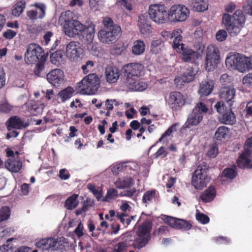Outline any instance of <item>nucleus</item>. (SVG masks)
Listing matches in <instances>:
<instances>
[{
    "label": "nucleus",
    "mask_w": 252,
    "mask_h": 252,
    "mask_svg": "<svg viewBox=\"0 0 252 252\" xmlns=\"http://www.w3.org/2000/svg\"><path fill=\"white\" fill-rule=\"evenodd\" d=\"M138 27L140 32L143 34L148 35L152 32L151 22L147 14L139 16Z\"/></svg>",
    "instance_id": "nucleus-22"
},
{
    "label": "nucleus",
    "mask_w": 252,
    "mask_h": 252,
    "mask_svg": "<svg viewBox=\"0 0 252 252\" xmlns=\"http://www.w3.org/2000/svg\"><path fill=\"white\" fill-rule=\"evenodd\" d=\"M177 52L181 54L182 60L187 63L194 62L199 56L198 53L193 51L188 47H185V45H181Z\"/></svg>",
    "instance_id": "nucleus-18"
},
{
    "label": "nucleus",
    "mask_w": 252,
    "mask_h": 252,
    "mask_svg": "<svg viewBox=\"0 0 252 252\" xmlns=\"http://www.w3.org/2000/svg\"><path fill=\"white\" fill-rule=\"evenodd\" d=\"M149 15L154 22L163 24L167 20L168 13L164 5L155 4L150 6Z\"/></svg>",
    "instance_id": "nucleus-13"
},
{
    "label": "nucleus",
    "mask_w": 252,
    "mask_h": 252,
    "mask_svg": "<svg viewBox=\"0 0 252 252\" xmlns=\"http://www.w3.org/2000/svg\"><path fill=\"white\" fill-rule=\"evenodd\" d=\"M226 67L230 70L244 73L252 69V56L247 57L240 54H231L225 59Z\"/></svg>",
    "instance_id": "nucleus-3"
},
{
    "label": "nucleus",
    "mask_w": 252,
    "mask_h": 252,
    "mask_svg": "<svg viewBox=\"0 0 252 252\" xmlns=\"http://www.w3.org/2000/svg\"><path fill=\"white\" fill-rule=\"evenodd\" d=\"M221 123L226 125H233L236 122V116L232 111L231 107H229L228 111L221 115L220 119Z\"/></svg>",
    "instance_id": "nucleus-30"
},
{
    "label": "nucleus",
    "mask_w": 252,
    "mask_h": 252,
    "mask_svg": "<svg viewBox=\"0 0 252 252\" xmlns=\"http://www.w3.org/2000/svg\"><path fill=\"white\" fill-rule=\"evenodd\" d=\"M89 189L94 194L97 200H100L102 198V191L101 189H96V187L92 184L88 185Z\"/></svg>",
    "instance_id": "nucleus-53"
},
{
    "label": "nucleus",
    "mask_w": 252,
    "mask_h": 252,
    "mask_svg": "<svg viewBox=\"0 0 252 252\" xmlns=\"http://www.w3.org/2000/svg\"><path fill=\"white\" fill-rule=\"evenodd\" d=\"M227 36V33L224 30H219L216 34V39L220 42L224 41Z\"/></svg>",
    "instance_id": "nucleus-55"
},
{
    "label": "nucleus",
    "mask_w": 252,
    "mask_h": 252,
    "mask_svg": "<svg viewBox=\"0 0 252 252\" xmlns=\"http://www.w3.org/2000/svg\"><path fill=\"white\" fill-rule=\"evenodd\" d=\"M243 8L247 14L252 15V0H248L247 4L244 5Z\"/></svg>",
    "instance_id": "nucleus-62"
},
{
    "label": "nucleus",
    "mask_w": 252,
    "mask_h": 252,
    "mask_svg": "<svg viewBox=\"0 0 252 252\" xmlns=\"http://www.w3.org/2000/svg\"><path fill=\"white\" fill-rule=\"evenodd\" d=\"M245 21V15L241 10H236L232 16L225 13L222 17V25L232 36H235L240 33Z\"/></svg>",
    "instance_id": "nucleus-2"
},
{
    "label": "nucleus",
    "mask_w": 252,
    "mask_h": 252,
    "mask_svg": "<svg viewBox=\"0 0 252 252\" xmlns=\"http://www.w3.org/2000/svg\"><path fill=\"white\" fill-rule=\"evenodd\" d=\"M236 166L225 169L222 172V176L230 179L234 178L236 176Z\"/></svg>",
    "instance_id": "nucleus-47"
},
{
    "label": "nucleus",
    "mask_w": 252,
    "mask_h": 252,
    "mask_svg": "<svg viewBox=\"0 0 252 252\" xmlns=\"http://www.w3.org/2000/svg\"><path fill=\"white\" fill-rule=\"evenodd\" d=\"M5 167L12 172H18L22 167V162L12 158H8L5 162Z\"/></svg>",
    "instance_id": "nucleus-31"
},
{
    "label": "nucleus",
    "mask_w": 252,
    "mask_h": 252,
    "mask_svg": "<svg viewBox=\"0 0 252 252\" xmlns=\"http://www.w3.org/2000/svg\"><path fill=\"white\" fill-rule=\"evenodd\" d=\"M78 194H74L69 196L65 201L64 207L67 210H72L75 208L78 205Z\"/></svg>",
    "instance_id": "nucleus-37"
},
{
    "label": "nucleus",
    "mask_w": 252,
    "mask_h": 252,
    "mask_svg": "<svg viewBox=\"0 0 252 252\" xmlns=\"http://www.w3.org/2000/svg\"><path fill=\"white\" fill-rule=\"evenodd\" d=\"M208 110V108L204 103L202 102L197 103L188 116L185 124L186 127L189 128L199 124L203 119L204 115L207 112Z\"/></svg>",
    "instance_id": "nucleus-7"
},
{
    "label": "nucleus",
    "mask_w": 252,
    "mask_h": 252,
    "mask_svg": "<svg viewBox=\"0 0 252 252\" xmlns=\"http://www.w3.org/2000/svg\"><path fill=\"white\" fill-rule=\"evenodd\" d=\"M61 18L64 20L63 26L64 33L71 37H73L76 35H80L84 37L87 33L85 32L89 29L91 24H93L91 22L87 25H84L76 19L77 18L76 14L70 10L63 12Z\"/></svg>",
    "instance_id": "nucleus-1"
},
{
    "label": "nucleus",
    "mask_w": 252,
    "mask_h": 252,
    "mask_svg": "<svg viewBox=\"0 0 252 252\" xmlns=\"http://www.w3.org/2000/svg\"><path fill=\"white\" fill-rule=\"evenodd\" d=\"M126 248V245L125 243H119L115 246L114 252H124Z\"/></svg>",
    "instance_id": "nucleus-63"
},
{
    "label": "nucleus",
    "mask_w": 252,
    "mask_h": 252,
    "mask_svg": "<svg viewBox=\"0 0 252 252\" xmlns=\"http://www.w3.org/2000/svg\"><path fill=\"white\" fill-rule=\"evenodd\" d=\"M214 82L213 81H204L201 82L198 90V94L201 96H207L213 91Z\"/></svg>",
    "instance_id": "nucleus-29"
},
{
    "label": "nucleus",
    "mask_w": 252,
    "mask_h": 252,
    "mask_svg": "<svg viewBox=\"0 0 252 252\" xmlns=\"http://www.w3.org/2000/svg\"><path fill=\"white\" fill-rule=\"evenodd\" d=\"M133 184V181L130 177H124L119 178L115 182V185L117 188L124 189L129 188Z\"/></svg>",
    "instance_id": "nucleus-36"
},
{
    "label": "nucleus",
    "mask_w": 252,
    "mask_h": 252,
    "mask_svg": "<svg viewBox=\"0 0 252 252\" xmlns=\"http://www.w3.org/2000/svg\"><path fill=\"white\" fill-rule=\"evenodd\" d=\"M217 112L221 115L228 111L229 108H227L225 103L223 101H218L215 105Z\"/></svg>",
    "instance_id": "nucleus-50"
},
{
    "label": "nucleus",
    "mask_w": 252,
    "mask_h": 252,
    "mask_svg": "<svg viewBox=\"0 0 252 252\" xmlns=\"http://www.w3.org/2000/svg\"><path fill=\"white\" fill-rule=\"evenodd\" d=\"M65 53L66 57L72 61H77L83 54V50L80 43L71 41L66 45Z\"/></svg>",
    "instance_id": "nucleus-16"
},
{
    "label": "nucleus",
    "mask_w": 252,
    "mask_h": 252,
    "mask_svg": "<svg viewBox=\"0 0 252 252\" xmlns=\"http://www.w3.org/2000/svg\"><path fill=\"white\" fill-rule=\"evenodd\" d=\"M121 72L118 68L116 66L108 65L105 69V78L109 84L115 83L119 80Z\"/></svg>",
    "instance_id": "nucleus-20"
},
{
    "label": "nucleus",
    "mask_w": 252,
    "mask_h": 252,
    "mask_svg": "<svg viewBox=\"0 0 252 252\" xmlns=\"http://www.w3.org/2000/svg\"><path fill=\"white\" fill-rule=\"evenodd\" d=\"M196 220L202 224H206L209 221V218L203 214L197 213L196 215Z\"/></svg>",
    "instance_id": "nucleus-59"
},
{
    "label": "nucleus",
    "mask_w": 252,
    "mask_h": 252,
    "mask_svg": "<svg viewBox=\"0 0 252 252\" xmlns=\"http://www.w3.org/2000/svg\"><path fill=\"white\" fill-rule=\"evenodd\" d=\"M145 49L144 42L141 40L135 41L132 47V53L136 55H139L144 53Z\"/></svg>",
    "instance_id": "nucleus-39"
},
{
    "label": "nucleus",
    "mask_w": 252,
    "mask_h": 252,
    "mask_svg": "<svg viewBox=\"0 0 252 252\" xmlns=\"http://www.w3.org/2000/svg\"><path fill=\"white\" fill-rule=\"evenodd\" d=\"M218 154V148L215 144L210 145L207 151V154L210 158H215Z\"/></svg>",
    "instance_id": "nucleus-54"
},
{
    "label": "nucleus",
    "mask_w": 252,
    "mask_h": 252,
    "mask_svg": "<svg viewBox=\"0 0 252 252\" xmlns=\"http://www.w3.org/2000/svg\"><path fill=\"white\" fill-rule=\"evenodd\" d=\"M235 89L232 86L223 87L220 93V97L226 101V103L231 107L234 102L235 95Z\"/></svg>",
    "instance_id": "nucleus-24"
},
{
    "label": "nucleus",
    "mask_w": 252,
    "mask_h": 252,
    "mask_svg": "<svg viewBox=\"0 0 252 252\" xmlns=\"http://www.w3.org/2000/svg\"><path fill=\"white\" fill-rule=\"evenodd\" d=\"M100 79L96 74H90L85 77L79 83L78 87L82 94H94L99 87Z\"/></svg>",
    "instance_id": "nucleus-4"
},
{
    "label": "nucleus",
    "mask_w": 252,
    "mask_h": 252,
    "mask_svg": "<svg viewBox=\"0 0 252 252\" xmlns=\"http://www.w3.org/2000/svg\"><path fill=\"white\" fill-rule=\"evenodd\" d=\"M162 42L160 40H154L151 43V51L154 54H158L161 50Z\"/></svg>",
    "instance_id": "nucleus-48"
},
{
    "label": "nucleus",
    "mask_w": 252,
    "mask_h": 252,
    "mask_svg": "<svg viewBox=\"0 0 252 252\" xmlns=\"http://www.w3.org/2000/svg\"><path fill=\"white\" fill-rule=\"evenodd\" d=\"M94 65V62L92 61H88L81 67L83 72L86 74L91 71Z\"/></svg>",
    "instance_id": "nucleus-57"
},
{
    "label": "nucleus",
    "mask_w": 252,
    "mask_h": 252,
    "mask_svg": "<svg viewBox=\"0 0 252 252\" xmlns=\"http://www.w3.org/2000/svg\"><path fill=\"white\" fill-rule=\"evenodd\" d=\"M74 93V90L72 87H67L59 93L58 98L60 99L61 102H64L72 96Z\"/></svg>",
    "instance_id": "nucleus-35"
},
{
    "label": "nucleus",
    "mask_w": 252,
    "mask_h": 252,
    "mask_svg": "<svg viewBox=\"0 0 252 252\" xmlns=\"http://www.w3.org/2000/svg\"><path fill=\"white\" fill-rule=\"evenodd\" d=\"M116 3L123 8H125L128 11H131L132 9L131 0H117Z\"/></svg>",
    "instance_id": "nucleus-52"
},
{
    "label": "nucleus",
    "mask_w": 252,
    "mask_h": 252,
    "mask_svg": "<svg viewBox=\"0 0 252 252\" xmlns=\"http://www.w3.org/2000/svg\"><path fill=\"white\" fill-rule=\"evenodd\" d=\"M152 223L146 221L140 225L136 230V237L132 245L135 248L140 249L145 247L151 239V230Z\"/></svg>",
    "instance_id": "nucleus-5"
},
{
    "label": "nucleus",
    "mask_w": 252,
    "mask_h": 252,
    "mask_svg": "<svg viewBox=\"0 0 252 252\" xmlns=\"http://www.w3.org/2000/svg\"><path fill=\"white\" fill-rule=\"evenodd\" d=\"M251 148H252V134L249 135L244 145V151L237 159L238 166L240 168H252Z\"/></svg>",
    "instance_id": "nucleus-9"
},
{
    "label": "nucleus",
    "mask_w": 252,
    "mask_h": 252,
    "mask_svg": "<svg viewBox=\"0 0 252 252\" xmlns=\"http://www.w3.org/2000/svg\"><path fill=\"white\" fill-rule=\"evenodd\" d=\"M197 73V70L192 68L188 69L183 75L175 78V82L177 86L182 85L183 83H188L192 81Z\"/></svg>",
    "instance_id": "nucleus-27"
},
{
    "label": "nucleus",
    "mask_w": 252,
    "mask_h": 252,
    "mask_svg": "<svg viewBox=\"0 0 252 252\" xmlns=\"http://www.w3.org/2000/svg\"><path fill=\"white\" fill-rule=\"evenodd\" d=\"M121 28L119 26H114L112 28H103L98 33L100 41L104 44L115 42L120 37Z\"/></svg>",
    "instance_id": "nucleus-8"
},
{
    "label": "nucleus",
    "mask_w": 252,
    "mask_h": 252,
    "mask_svg": "<svg viewBox=\"0 0 252 252\" xmlns=\"http://www.w3.org/2000/svg\"><path fill=\"white\" fill-rule=\"evenodd\" d=\"M29 109L31 113L33 115H37L42 113L44 108L43 104L38 105L34 101H30Z\"/></svg>",
    "instance_id": "nucleus-40"
},
{
    "label": "nucleus",
    "mask_w": 252,
    "mask_h": 252,
    "mask_svg": "<svg viewBox=\"0 0 252 252\" xmlns=\"http://www.w3.org/2000/svg\"><path fill=\"white\" fill-rule=\"evenodd\" d=\"M36 9L27 11V16L31 20L43 19L45 15L46 7L42 3H35L33 5Z\"/></svg>",
    "instance_id": "nucleus-21"
},
{
    "label": "nucleus",
    "mask_w": 252,
    "mask_h": 252,
    "mask_svg": "<svg viewBox=\"0 0 252 252\" xmlns=\"http://www.w3.org/2000/svg\"><path fill=\"white\" fill-rule=\"evenodd\" d=\"M55 250H57L62 246H63V245L65 243H67V240L66 239L63 237H61L60 238H58L57 239H55Z\"/></svg>",
    "instance_id": "nucleus-60"
},
{
    "label": "nucleus",
    "mask_w": 252,
    "mask_h": 252,
    "mask_svg": "<svg viewBox=\"0 0 252 252\" xmlns=\"http://www.w3.org/2000/svg\"><path fill=\"white\" fill-rule=\"evenodd\" d=\"M103 24L105 27L104 28H112L114 26H118L114 24L112 19L108 17L103 18Z\"/></svg>",
    "instance_id": "nucleus-61"
},
{
    "label": "nucleus",
    "mask_w": 252,
    "mask_h": 252,
    "mask_svg": "<svg viewBox=\"0 0 252 252\" xmlns=\"http://www.w3.org/2000/svg\"><path fill=\"white\" fill-rule=\"evenodd\" d=\"M12 107L7 100L3 98L0 101V112L7 113L11 110Z\"/></svg>",
    "instance_id": "nucleus-51"
},
{
    "label": "nucleus",
    "mask_w": 252,
    "mask_h": 252,
    "mask_svg": "<svg viewBox=\"0 0 252 252\" xmlns=\"http://www.w3.org/2000/svg\"><path fill=\"white\" fill-rule=\"evenodd\" d=\"M229 133L228 128L222 126L219 127L216 130L215 136L218 140H221L222 139L225 138Z\"/></svg>",
    "instance_id": "nucleus-43"
},
{
    "label": "nucleus",
    "mask_w": 252,
    "mask_h": 252,
    "mask_svg": "<svg viewBox=\"0 0 252 252\" xmlns=\"http://www.w3.org/2000/svg\"><path fill=\"white\" fill-rule=\"evenodd\" d=\"M164 221L172 227L176 229L189 230L191 228V225L184 220L177 219L171 217H166Z\"/></svg>",
    "instance_id": "nucleus-23"
},
{
    "label": "nucleus",
    "mask_w": 252,
    "mask_h": 252,
    "mask_svg": "<svg viewBox=\"0 0 252 252\" xmlns=\"http://www.w3.org/2000/svg\"><path fill=\"white\" fill-rule=\"evenodd\" d=\"M64 73L60 69H53L47 74L48 81L55 87L60 86L64 81Z\"/></svg>",
    "instance_id": "nucleus-19"
},
{
    "label": "nucleus",
    "mask_w": 252,
    "mask_h": 252,
    "mask_svg": "<svg viewBox=\"0 0 252 252\" xmlns=\"http://www.w3.org/2000/svg\"><path fill=\"white\" fill-rule=\"evenodd\" d=\"M243 83L247 86H252V73L248 74L243 78Z\"/></svg>",
    "instance_id": "nucleus-64"
},
{
    "label": "nucleus",
    "mask_w": 252,
    "mask_h": 252,
    "mask_svg": "<svg viewBox=\"0 0 252 252\" xmlns=\"http://www.w3.org/2000/svg\"><path fill=\"white\" fill-rule=\"evenodd\" d=\"M216 195L215 188L210 186L202 193L200 197L203 202L207 203L212 201L215 198Z\"/></svg>",
    "instance_id": "nucleus-32"
},
{
    "label": "nucleus",
    "mask_w": 252,
    "mask_h": 252,
    "mask_svg": "<svg viewBox=\"0 0 252 252\" xmlns=\"http://www.w3.org/2000/svg\"><path fill=\"white\" fill-rule=\"evenodd\" d=\"M207 170L208 166L204 162H201L197 166L192 177V185L196 189H203L209 182Z\"/></svg>",
    "instance_id": "nucleus-6"
},
{
    "label": "nucleus",
    "mask_w": 252,
    "mask_h": 252,
    "mask_svg": "<svg viewBox=\"0 0 252 252\" xmlns=\"http://www.w3.org/2000/svg\"><path fill=\"white\" fill-rule=\"evenodd\" d=\"M6 127L9 131L13 129H22L27 127L28 124L24 122L17 116H12L9 118L6 123Z\"/></svg>",
    "instance_id": "nucleus-26"
},
{
    "label": "nucleus",
    "mask_w": 252,
    "mask_h": 252,
    "mask_svg": "<svg viewBox=\"0 0 252 252\" xmlns=\"http://www.w3.org/2000/svg\"><path fill=\"white\" fill-rule=\"evenodd\" d=\"M26 2L24 0L18 1L14 6L12 11V14L15 17H19L23 12L25 8Z\"/></svg>",
    "instance_id": "nucleus-41"
},
{
    "label": "nucleus",
    "mask_w": 252,
    "mask_h": 252,
    "mask_svg": "<svg viewBox=\"0 0 252 252\" xmlns=\"http://www.w3.org/2000/svg\"><path fill=\"white\" fill-rule=\"evenodd\" d=\"M176 124H174L170 126L158 139V142H161L162 140H166V141H167V137L172 136V134L176 131Z\"/></svg>",
    "instance_id": "nucleus-45"
},
{
    "label": "nucleus",
    "mask_w": 252,
    "mask_h": 252,
    "mask_svg": "<svg viewBox=\"0 0 252 252\" xmlns=\"http://www.w3.org/2000/svg\"><path fill=\"white\" fill-rule=\"evenodd\" d=\"M167 151L166 148L164 147H161L159 148L158 151L154 154L155 158H163L166 156Z\"/></svg>",
    "instance_id": "nucleus-58"
},
{
    "label": "nucleus",
    "mask_w": 252,
    "mask_h": 252,
    "mask_svg": "<svg viewBox=\"0 0 252 252\" xmlns=\"http://www.w3.org/2000/svg\"><path fill=\"white\" fill-rule=\"evenodd\" d=\"M51 62L56 65H60L64 63V58L63 51L61 50L57 51L52 53L50 56Z\"/></svg>",
    "instance_id": "nucleus-38"
},
{
    "label": "nucleus",
    "mask_w": 252,
    "mask_h": 252,
    "mask_svg": "<svg viewBox=\"0 0 252 252\" xmlns=\"http://www.w3.org/2000/svg\"><path fill=\"white\" fill-rule=\"evenodd\" d=\"M181 30L177 29L172 32V38H174L173 41V48L178 52V49H180L181 45H184L183 43H180L182 40V37L181 35Z\"/></svg>",
    "instance_id": "nucleus-34"
},
{
    "label": "nucleus",
    "mask_w": 252,
    "mask_h": 252,
    "mask_svg": "<svg viewBox=\"0 0 252 252\" xmlns=\"http://www.w3.org/2000/svg\"><path fill=\"white\" fill-rule=\"evenodd\" d=\"M168 16L174 22H184L189 17V11L184 5L175 4L170 7Z\"/></svg>",
    "instance_id": "nucleus-10"
},
{
    "label": "nucleus",
    "mask_w": 252,
    "mask_h": 252,
    "mask_svg": "<svg viewBox=\"0 0 252 252\" xmlns=\"http://www.w3.org/2000/svg\"><path fill=\"white\" fill-rule=\"evenodd\" d=\"M220 60V52L214 45H209L206 50L205 64L208 71L213 70L217 65Z\"/></svg>",
    "instance_id": "nucleus-11"
},
{
    "label": "nucleus",
    "mask_w": 252,
    "mask_h": 252,
    "mask_svg": "<svg viewBox=\"0 0 252 252\" xmlns=\"http://www.w3.org/2000/svg\"><path fill=\"white\" fill-rule=\"evenodd\" d=\"M192 9L196 11L203 12L208 9V2L204 0H191L190 3Z\"/></svg>",
    "instance_id": "nucleus-33"
},
{
    "label": "nucleus",
    "mask_w": 252,
    "mask_h": 252,
    "mask_svg": "<svg viewBox=\"0 0 252 252\" xmlns=\"http://www.w3.org/2000/svg\"><path fill=\"white\" fill-rule=\"evenodd\" d=\"M86 33L83 37L82 41L87 44V49L89 51L93 54L96 53L97 48V44L94 41V37L95 32V25L91 24L89 29L85 32Z\"/></svg>",
    "instance_id": "nucleus-17"
},
{
    "label": "nucleus",
    "mask_w": 252,
    "mask_h": 252,
    "mask_svg": "<svg viewBox=\"0 0 252 252\" xmlns=\"http://www.w3.org/2000/svg\"><path fill=\"white\" fill-rule=\"evenodd\" d=\"M90 8L94 11H97L101 7L100 0H89Z\"/></svg>",
    "instance_id": "nucleus-56"
},
{
    "label": "nucleus",
    "mask_w": 252,
    "mask_h": 252,
    "mask_svg": "<svg viewBox=\"0 0 252 252\" xmlns=\"http://www.w3.org/2000/svg\"><path fill=\"white\" fill-rule=\"evenodd\" d=\"M123 69L126 80H128L129 79L139 78L142 76L144 68L140 63H133L124 65Z\"/></svg>",
    "instance_id": "nucleus-15"
},
{
    "label": "nucleus",
    "mask_w": 252,
    "mask_h": 252,
    "mask_svg": "<svg viewBox=\"0 0 252 252\" xmlns=\"http://www.w3.org/2000/svg\"><path fill=\"white\" fill-rule=\"evenodd\" d=\"M137 79H129L126 80L127 88L133 91H143L147 87V84Z\"/></svg>",
    "instance_id": "nucleus-28"
},
{
    "label": "nucleus",
    "mask_w": 252,
    "mask_h": 252,
    "mask_svg": "<svg viewBox=\"0 0 252 252\" xmlns=\"http://www.w3.org/2000/svg\"><path fill=\"white\" fill-rule=\"evenodd\" d=\"M187 95L178 92H172L166 98V102L174 111L180 110L184 105L189 103Z\"/></svg>",
    "instance_id": "nucleus-12"
},
{
    "label": "nucleus",
    "mask_w": 252,
    "mask_h": 252,
    "mask_svg": "<svg viewBox=\"0 0 252 252\" xmlns=\"http://www.w3.org/2000/svg\"><path fill=\"white\" fill-rule=\"evenodd\" d=\"M42 48L37 44H30L25 53V61L28 64H33L43 56Z\"/></svg>",
    "instance_id": "nucleus-14"
},
{
    "label": "nucleus",
    "mask_w": 252,
    "mask_h": 252,
    "mask_svg": "<svg viewBox=\"0 0 252 252\" xmlns=\"http://www.w3.org/2000/svg\"><path fill=\"white\" fill-rule=\"evenodd\" d=\"M116 218L117 220H119L125 226L128 225L131 222V220L129 219L128 215L124 213H117Z\"/></svg>",
    "instance_id": "nucleus-46"
},
{
    "label": "nucleus",
    "mask_w": 252,
    "mask_h": 252,
    "mask_svg": "<svg viewBox=\"0 0 252 252\" xmlns=\"http://www.w3.org/2000/svg\"><path fill=\"white\" fill-rule=\"evenodd\" d=\"M10 211L9 207L4 206L0 209V222L7 220L10 217Z\"/></svg>",
    "instance_id": "nucleus-49"
},
{
    "label": "nucleus",
    "mask_w": 252,
    "mask_h": 252,
    "mask_svg": "<svg viewBox=\"0 0 252 252\" xmlns=\"http://www.w3.org/2000/svg\"><path fill=\"white\" fill-rule=\"evenodd\" d=\"M55 238L49 237L39 240L35 244L37 248L44 251H55Z\"/></svg>",
    "instance_id": "nucleus-25"
},
{
    "label": "nucleus",
    "mask_w": 252,
    "mask_h": 252,
    "mask_svg": "<svg viewBox=\"0 0 252 252\" xmlns=\"http://www.w3.org/2000/svg\"><path fill=\"white\" fill-rule=\"evenodd\" d=\"M158 194V192L155 190H151L146 191L142 198L143 202L145 204L149 203L157 197Z\"/></svg>",
    "instance_id": "nucleus-42"
},
{
    "label": "nucleus",
    "mask_w": 252,
    "mask_h": 252,
    "mask_svg": "<svg viewBox=\"0 0 252 252\" xmlns=\"http://www.w3.org/2000/svg\"><path fill=\"white\" fill-rule=\"evenodd\" d=\"M119 195L118 191L114 188L108 189L106 195L102 198V200L106 202H111Z\"/></svg>",
    "instance_id": "nucleus-44"
}]
</instances>
